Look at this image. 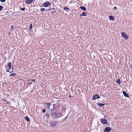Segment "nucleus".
<instances>
[{
    "label": "nucleus",
    "mask_w": 132,
    "mask_h": 132,
    "mask_svg": "<svg viewBox=\"0 0 132 132\" xmlns=\"http://www.w3.org/2000/svg\"><path fill=\"white\" fill-rule=\"evenodd\" d=\"M104 104H101L100 103L99 104V106H100L101 107H102L103 105H104Z\"/></svg>",
    "instance_id": "b1692460"
},
{
    "label": "nucleus",
    "mask_w": 132,
    "mask_h": 132,
    "mask_svg": "<svg viewBox=\"0 0 132 132\" xmlns=\"http://www.w3.org/2000/svg\"><path fill=\"white\" fill-rule=\"evenodd\" d=\"M46 12H48V11H49L51 12H54L56 11V10L54 8H51L47 9L46 10Z\"/></svg>",
    "instance_id": "423d86ee"
},
{
    "label": "nucleus",
    "mask_w": 132,
    "mask_h": 132,
    "mask_svg": "<svg viewBox=\"0 0 132 132\" xmlns=\"http://www.w3.org/2000/svg\"><path fill=\"white\" fill-rule=\"evenodd\" d=\"M20 10L21 11H24L25 10V8H21Z\"/></svg>",
    "instance_id": "bb28decb"
},
{
    "label": "nucleus",
    "mask_w": 132,
    "mask_h": 132,
    "mask_svg": "<svg viewBox=\"0 0 132 132\" xmlns=\"http://www.w3.org/2000/svg\"><path fill=\"white\" fill-rule=\"evenodd\" d=\"M7 104H9V103H10L9 102H7H7H6Z\"/></svg>",
    "instance_id": "473e14b6"
},
{
    "label": "nucleus",
    "mask_w": 132,
    "mask_h": 132,
    "mask_svg": "<svg viewBox=\"0 0 132 132\" xmlns=\"http://www.w3.org/2000/svg\"><path fill=\"white\" fill-rule=\"evenodd\" d=\"M101 123L104 124H106L107 121L105 118L102 119H101Z\"/></svg>",
    "instance_id": "6e6552de"
},
{
    "label": "nucleus",
    "mask_w": 132,
    "mask_h": 132,
    "mask_svg": "<svg viewBox=\"0 0 132 132\" xmlns=\"http://www.w3.org/2000/svg\"><path fill=\"white\" fill-rule=\"evenodd\" d=\"M15 73H13L12 74H10L9 76L11 77V76H15Z\"/></svg>",
    "instance_id": "f3484780"
},
{
    "label": "nucleus",
    "mask_w": 132,
    "mask_h": 132,
    "mask_svg": "<svg viewBox=\"0 0 132 132\" xmlns=\"http://www.w3.org/2000/svg\"><path fill=\"white\" fill-rule=\"evenodd\" d=\"M57 123V121H53L51 123L50 125L51 127H54L56 125Z\"/></svg>",
    "instance_id": "7ed1b4c3"
},
{
    "label": "nucleus",
    "mask_w": 132,
    "mask_h": 132,
    "mask_svg": "<svg viewBox=\"0 0 132 132\" xmlns=\"http://www.w3.org/2000/svg\"><path fill=\"white\" fill-rule=\"evenodd\" d=\"M50 116V114L47 113L46 114V117L47 118H48Z\"/></svg>",
    "instance_id": "6ab92c4d"
},
{
    "label": "nucleus",
    "mask_w": 132,
    "mask_h": 132,
    "mask_svg": "<svg viewBox=\"0 0 132 132\" xmlns=\"http://www.w3.org/2000/svg\"><path fill=\"white\" fill-rule=\"evenodd\" d=\"M80 8L82 9V10H83L84 11H86V8L84 6H81L80 7Z\"/></svg>",
    "instance_id": "2eb2a0df"
},
{
    "label": "nucleus",
    "mask_w": 132,
    "mask_h": 132,
    "mask_svg": "<svg viewBox=\"0 0 132 132\" xmlns=\"http://www.w3.org/2000/svg\"><path fill=\"white\" fill-rule=\"evenodd\" d=\"M45 9L44 8H42L40 10L42 11L43 12V11H44Z\"/></svg>",
    "instance_id": "a878e982"
},
{
    "label": "nucleus",
    "mask_w": 132,
    "mask_h": 132,
    "mask_svg": "<svg viewBox=\"0 0 132 132\" xmlns=\"http://www.w3.org/2000/svg\"><path fill=\"white\" fill-rule=\"evenodd\" d=\"M50 3L49 2H45L43 4L44 6L45 7H47L49 6L50 5Z\"/></svg>",
    "instance_id": "1a4fd4ad"
},
{
    "label": "nucleus",
    "mask_w": 132,
    "mask_h": 132,
    "mask_svg": "<svg viewBox=\"0 0 132 132\" xmlns=\"http://www.w3.org/2000/svg\"><path fill=\"white\" fill-rule=\"evenodd\" d=\"M46 111V110L45 109H44L42 111V112L43 113H44Z\"/></svg>",
    "instance_id": "4be33fe9"
},
{
    "label": "nucleus",
    "mask_w": 132,
    "mask_h": 132,
    "mask_svg": "<svg viewBox=\"0 0 132 132\" xmlns=\"http://www.w3.org/2000/svg\"><path fill=\"white\" fill-rule=\"evenodd\" d=\"M57 115L56 112H53L52 113V117L53 119L55 118L57 116Z\"/></svg>",
    "instance_id": "0eeeda50"
},
{
    "label": "nucleus",
    "mask_w": 132,
    "mask_h": 132,
    "mask_svg": "<svg viewBox=\"0 0 132 132\" xmlns=\"http://www.w3.org/2000/svg\"><path fill=\"white\" fill-rule=\"evenodd\" d=\"M123 94L125 96L127 97H129V95L127 94V93L125 92V91H123Z\"/></svg>",
    "instance_id": "f8f14e48"
},
{
    "label": "nucleus",
    "mask_w": 132,
    "mask_h": 132,
    "mask_svg": "<svg viewBox=\"0 0 132 132\" xmlns=\"http://www.w3.org/2000/svg\"><path fill=\"white\" fill-rule=\"evenodd\" d=\"M32 28V24H30V29H31Z\"/></svg>",
    "instance_id": "cd10ccee"
},
{
    "label": "nucleus",
    "mask_w": 132,
    "mask_h": 132,
    "mask_svg": "<svg viewBox=\"0 0 132 132\" xmlns=\"http://www.w3.org/2000/svg\"><path fill=\"white\" fill-rule=\"evenodd\" d=\"M121 34L122 37L126 40H127L128 38V36L126 35L125 33L122 32Z\"/></svg>",
    "instance_id": "f03ea898"
},
{
    "label": "nucleus",
    "mask_w": 132,
    "mask_h": 132,
    "mask_svg": "<svg viewBox=\"0 0 132 132\" xmlns=\"http://www.w3.org/2000/svg\"><path fill=\"white\" fill-rule=\"evenodd\" d=\"M25 119L27 121H30V119L27 116H26L25 117Z\"/></svg>",
    "instance_id": "a211bd4d"
},
{
    "label": "nucleus",
    "mask_w": 132,
    "mask_h": 132,
    "mask_svg": "<svg viewBox=\"0 0 132 132\" xmlns=\"http://www.w3.org/2000/svg\"><path fill=\"white\" fill-rule=\"evenodd\" d=\"M31 80V81H32L33 82H35V79H32Z\"/></svg>",
    "instance_id": "c756f323"
},
{
    "label": "nucleus",
    "mask_w": 132,
    "mask_h": 132,
    "mask_svg": "<svg viewBox=\"0 0 132 132\" xmlns=\"http://www.w3.org/2000/svg\"><path fill=\"white\" fill-rule=\"evenodd\" d=\"M0 1L1 2H5V1L6 0H0Z\"/></svg>",
    "instance_id": "c85d7f7f"
},
{
    "label": "nucleus",
    "mask_w": 132,
    "mask_h": 132,
    "mask_svg": "<svg viewBox=\"0 0 132 132\" xmlns=\"http://www.w3.org/2000/svg\"><path fill=\"white\" fill-rule=\"evenodd\" d=\"M105 130L107 132H109L110 131L111 129L109 127H106L105 129Z\"/></svg>",
    "instance_id": "9b49d317"
},
{
    "label": "nucleus",
    "mask_w": 132,
    "mask_h": 132,
    "mask_svg": "<svg viewBox=\"0 0 132 132\" xmlns=\"http://www.w3.org/2000/svg\"><path fill=\"white\" fill-rule=\"evenodd\" d=\"M49 103H46L44 104V107L45 108H46L48 105L50 104Z\"/></svg>",
    "instance_id": "dca6fc26"
},
{
    "label": "nucleus",
    "mask_w": 132,
    "mask_h": 132,
    "mask_svg": "<svg viewBox=\"0 0 132 132\" xmlns=\"http://www.w3.org/2000/svg\"><path fill=\"white\" fill-rule=\"evenodd\" d=\"M69 97H71V96H69Z\"/></svg>",
    "instance_id": "f704fd0d"
},
{
    "label": "nucleus",
    "mask_w": 132,
    "mask_h": 132,
    "mask_svg": "<svg viewBox=\"0 0 132 132\" xmlns=\"http://www.w3.org/2000/svg\"><path fill=\"white\" fill-rule=\"evenodd\" d=\"M114 9H117V7H114Z\"/></svg>",
    "instance_id": "7c9ffc66"
},
{
    "label": "nucleus",
    "mask_w": 132,
    "mask_h": 132,
    "mask_svg": "<svg viewBox=\"0 0 132 132\" xmlns=\"http://www.w3.org/2000/svg\"><path fill=\"white\" fill-rule=\"evenodd\" d=\"M117 83L119 84L120 83V81L119 79H117Z\"/></svg>",
    "instance_id": "412c9836"
},
{
    "label": "nucleus",
    "mask_w": 132,
    "mask_h": 132,
    "mask_svg": "<svg viewBox=\"0 0 132 132\" xmlns=\"http://www.w3.org/2000/svg\"><path fill=\"white\" fill-rule=\"evenodd\" d=\"M11 28L12 29H14V27L13 26H11Z\"/></svg>",
    "instance_id": "2f4dec72"
},
{
    "label": "nucleus",
    "mask_w": 132,
    "mask_h": 132,
    "mask_svg": "<svg viewBox=\"0 0 132 132\" xmlns=\"http://www.w3.org/2000/svg\"><path fill=\"white\" fill-rule=\"evenodd\" d=\"M5 101L6 102H7V100H5Z\"/></svg>",
    "instance_id": "72a5a7b5"
},
{
    "label": "nucleus",
    "mask_w": 132,
    "mask_h": 132,
    "mask_svg": "<svg viewBox=\"0 0 132 132\" xmlns=\"http://www.w3.org/2000/svg\"><path fill=\"white\" fill-rule=\"evenodd\" d=\"M109 18L110 20L113 21L114 20V18L113 17V16H109Z\"/></svg>",
    "instance_id": "4468645a"
},
{
    "label": "nucleus",
    "mask_w": 132,
    "mask_h": 132,
    "mask_svg": "<svg viewBox=\"0 0 132 132\" xmlns=\"http://www.w3.org/2000/svg\"><path fill=\"white\" fill-rule=\"evenodd\" d=\"M34 2L33 0H27L26 2L28 4H30Z\"/></svg>",
    "instance_id": "9d476101"
},
{
    "label": "nucleus",
    "mask_w": 132,
    "mask_h": 132,
    "mask_svg": "<svg viewBox=\"0 0 132 132\" xmlns=\"http://www.w3.org/2000/svg\"><path fill=\"white\" fill-rule=\"evenodd\" d=\"M100 97L98 94H96L94 95L92 98V99L93 100H95L97 99L100 98Z\"/></svg>",
    "instance_id": "20e7f679"
},
{
    "label": "nucleus",
    "mask_w": 132,
    "mask_h": 132,
    "mask_svg": "<svg viewBox=\"0 0 132 132\" xmlns=\"http://www.w3.org/2000/svg\"><path fill=\"white\" fill-rule=\"evenodd\" d=\"M54 107L55 106L54 104H53L52 105L50 104L48 106L47 109L49 110H51V111H52V110L53 109Z\"/></svg>",
    "instance_id": "39448f33"
},
{
    "label": "nucleus",
    "mask_w": 132,
    "mask_h": 132,
    "mask_svg": "<svg viewBox=\"0 0 132 132\" xmlns=\"http://www.w3.org/2000/svg\"><path fill=\"white\" fill-rule=\"evenodd\" d=\"M87 14V13L85 12H83L82 13L80 14V16H86V14Z\"/></svg>",
    "instance_id": "ddd939ff"
},
{
    "label": "nucleus",
    "mask_w": 132,
    "mask_h": 132,
    "mask_svg": "<svg viewBox=\"0 0 132 132\" xmlns=\"http://www.w3.org/2000/svg\"><path fill=\"white\" fill-rule=\"evenodd\" d=\"M28 84H31L32 83V82L31 81V80H28L27 81Z\"/></svg>",
    "instance_id": "aec40b11"
},
{
    "label": "nucleus",
    "mask_w": 132,
    "mask_h": 132,
    "mask_svg": "<svg viewBox=\"0 0 132 132\" xmlns=\"http://www.w3.org/2000/svg\"><path fill=\"white\" fill-rule=\"evenodd\" d=\"M12 63L11 62H9L7 65V67L6 69V71L11 73L13 71V68L11 66Z\"/></svg>",
    "instance_id": "f257e3e1"
},
{
    "label": "nucleus",
    "mask_w": 132,
    "mask_h": 132,
    "mask_svg": "<svg viewBox=\"0 0 132 132\" xmlns=\"http://www.w3.org/2000/svg\"><path fill=\"white\" fill-rule=\"evenodd\" d=\"M64 10H69V8L67 7H65L63 8Z\"/></svg>",
    "instance_id": "5701e85b"
},
{
    "label": "nucleus",
    "mask_w": 132,
    "mask_h": 132,
    "mask_svg": "<svg viewBox=\"0 0 132 132\" xmlns=\"http://www.w3.org/2000/svg\"><path fill=\"white\" fill-rule=\"evenodd\" d=\"M3 8V7L2 6H0V11Z\"/></svg>",
    "instance_id": "393cba45"
}]
</instances>
